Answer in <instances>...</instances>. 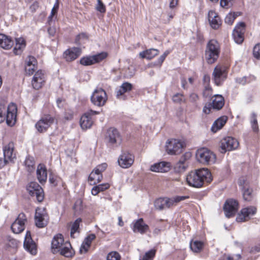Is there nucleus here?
<instances>
[{"label": "nucleus", "mask_w": 260, "mask_h": 260, "mask_svg": "<svg viewBox=\"0 0 260 260\" xmlns=\"http://www.w3.org/2000/svg\"><path fill=\"white\" fill-rule=\"evenodd\" d=\"M183 148V142L178 139H172L166 142V151L169 154H178L182 152Z\"/></svg>", "instance_id": "7"}, {"label": "nucleus", "mask_w": 260, "mask_h": 260, "mask_svg": "<svg viewBox=\"0 0 260 260\" xmlns=\"http://www.w3.org/2000/svg\"><path fill=\"white\" fill-rule=\"evenodd\" d=\"M134 158L133 154L128 151H122L118 159V165L122 168H128L133 164Z\"/></svg>", "instance_id": "11"}, {"label": "nucleus", "mask_w": 260, "mask_h": 260, "mask_svg": "<svg viewBox=\"0 0 260 260\" xmlns=\"http://www.w3.org/2000/svg\"><path fill=\"white\" fill-rule=\"evenodd\" d=\"M95 238L94 234H90L86 237L83 242L80 251L81 253H85L88 251L92 241Z\"/></svg>", "instance_id": "35"}, {"label": "nucleus", "mask_w": 260, "mask_h": 260, "mask_svg": "<svg viewBox=\"0 0 260 260\" xmlns=\"http://www.w3.org/2000/svg\"><path fill=\"white\" fill-rule=\"evenodd\" d=\"M25 165L29 172H31L35 170V162L32 158H26L25 161Z\"/></svg>", "instance_id": "45"}, {"label": "nucleus", "mask_w": 260, "mask_h": 260, "mask_svg": "<svg viewBox=\"0 0 260 260\" xmlns=\"http://www.w3.org/2000/svg\"><path fill=\"white\" fill-rule=\"evenodd\" d=\"M35 223L37 227L42 228L48 223V215L46 212L41 208H37L35 216Z\"/></svg>", "instance_id": "16"}, {"label": "nucleus", "mask_w": 260, "mask_h": 260, "mask_svg": "<svg viewBox=\"0 0 260 260\" xmlns=\"http://www.w3.org/2000/svg\"><path fill=\"white\" fill-rule=\"evenodd\" d=\"M74 208L76 212L80 211L82 209V201L81 199L76 200Z\"/></svg>", "instance_id": "57"}, {"label": "nucleus", "mask_w": 260, "mask_h": 260, "mask_svg": "<svg viewBox=\"0 0 260 260\" xmlns=\"http://www.w3.org/2000/svg\"><path fill=\"white\" fill-rule=\"evenodd\" d=\"M242 191L244 200L246 201H251L253 197L252 189L250 187H247L245 186Z\"/></svg>", "instance_id": "41"}, {"label": "nucleus", "mask_w": 260, "mask_h": 260, "mask_svg": "<svg viewBox=\"0 0 260 260\" xmlns=\"http://www.w3.org/2000/svg\"><path fill=\"white\" fill-rule=\"evenodd\" d=\"M81 221V219L78 218L73 224L71 230V236L74 238H75V234L78 232V229L79 228V224L80 222Z\"/></svg>", "instance_id": "43"}, {"label": "nucleus", "mask_w": 260, "mask_h": 260, "mask_svg": "<svg viewBox=\"0 0 260 260\" xmlns=\"http://www.w3.org/2000/svg\"><path fill=\"white\" fill-rule=\"evenodd\" d=\"M37 63L36 59L34 57L28 56L26 61L25 70L26 74L31 75L34 73Z\"/></svg>", "instance_id": "31"}, {"label": "nucleus", "mask_w": 260, "mask_h": 260, "mask_svg": "<svg viewBox=\"0 0 260 260\" xmlns=\"http://www.w3.org/2000/svg\"><path fill=\"white\" fill-rule=\"evenodd\" d=\"M51 249L53 253H59L65 257H71L74 252L70 243L64 241L61 234L55 236L52 241Z\"/></svg>", "instance_id": "2"}, {"label": "nucleus", "mask_w": 260, "mask_h": 260, "mask_svg": "<svg viewBox=\"0 0 260 260\" xmlns=\"http://www.w3.org/2000/svg\"><path fill=\"white\" fill-rule=\"evenodd\" d=\"M238 184L241 187V190L244 189L245 186L249 187V182L244 177H241L238 181Z\"/></svg>", "instance_id": "53"}, {"label": "nucleus", "mask_w": 260, "mask_h": 260, "mask_svg": "<svg viewBox=\"0 0 260 260\" xmlns=\"http://www.w3.org/2000/svg\"><path fill=\"white\" fill-rule=\"evenodd\" d=\"M154 206L156 209L158 210H162L166 208L165 198H160L157 199L154 202Z\"/></svg>", "instance_id": "44"}, {"label": "nucleus", "mask_w": 260, "mask_h": 260, "mask_svg": "<svg viewBox=\"0 0 260 260\" xmlns=\"http://www.w3.org/2000/svg\"><path fill=\"white\" fill-rule=\"evenodd\" d=\"M239 146L238 141L231 137H227L220 141L221 152L225 153L227 151L236 149Z\"/></svg>", "instance_id": "10"}, {"label": "nucleus", "mask_w": 260, "mask_h": 260, "mask_svg": "<svg viewBox=\"0 0 260 260\" xmlns=\"http://www.w3.org/2000/svg\"><path fill=\"white\" fill-rule=\"evenodd\" d=\"M26 190L30 196L36 197L39 202H41L44 199L43 190L36 182L29 183L26 186Z\"/></svg>", "instance_id": "9"}, {"label": "nucleus", "mask_w": 260, "mask_h": 260, "mask_svg": "<svg viewBox=\"0 0 260 260\" xmlns=\"http://www.w3.org/2000/svg\"><path fill=\"white\" fill-rule=\"evenodd\" d=\"M17 108L16 105L11 103L8 106L7 115L6 116V122L9 126H13L16 122Z\"/></svg>", "instance_id": "17"}, {"label": "nucleus", "mask_w": 260, "mask_h": 260, "mask_svg": "<svg viewBox=\"0 0 260 260\" xmlns=\"http://www.w3.org/2000/svg\"><path fill=\"white\" fill-rule=\"evenodd\" d=\"M166 208H170L172 206H176L180 201L188 199L187 196H175L171 198H165Z\"/></svg>", "instance_id": "29"}, {"label": "nucleus", "mask_w": 260, "mask_h": 260, "mask_svg": "<svg viewBox=\"0 0 260 260\" xmlns=\"http://www.w3.org/2000/svg\"><path fill=\"white\" fill-rule=\"evenodd\" d=\"M208 20L211 27L214 29L219 28L221 25V20L218 15L213 11L208 13Z\"/></svg>", "instance_id": "24"}, {"label": "nucleus", "mask_w": 260, "mask_h": 260, "mask_svg": "<svg viewBox=\"0 0 260 260\" xmlns=\"http://www.w3.org/2000/svg\"><path fill=\"white\" fill-rule=\"evenodd\" d=\"M186 179L189 185L197 188L202 187L204 181L209 183L212 180L210 172L205 168L190 172Z\"/></svg>", "instance_id": "1"}, {"label": "nucleus", "mask_w": 260, "mask_h": 260, "mask_svg": "<svg viewBox=\"0 0 260 260\" xmlns=\"http://www.w3.org/2000/svg\"><path fill=\"white\" fill-rule=\"evenodd\" d=\"M81 54V49L79 48L74 47L66 50L63 55L68 61H72L77 58Z\"/></svg>", "instance_id": "27"}, {"label": "nucleus", "mask_w": 260, "mask_h": 260, "mask_svg": "<svg viewBox=\"0 0 260 260\" xmlns=\"http://www.w3.org/2000/svg\"><path fill=\"white\" fill-rule=\"evenodd\" d=\"M132 85L128 82L123 83L120 87L119 89L117 91L116 96L118 98L122 96L125 92L129 91L132 89Z\"/></svg>", "instance_id": "38"}, {"label": "nucleus", "mask_w": 260, "mask_h": 260, "mask_svg": "<svg viewBox=\"0 0 260 260\" xmlns=\"http://www.w3.org/2000/svg\"><path fill=\"white\" fill-rule=\"evenodd\" d=\"M155 255V250L151 249L145 253L141 260H152Z\"/></svg>", "instance_id": "50"}, {"label": "nucleus", "mask_w": 260, "mask_h": 260, "mask_svg": "<svg viewBox=\"0 0 260 260\" xmlns=\"http://www.w3.org/2000/svg\"><path fill=\"white\" fill-rule=\"evenodd\" d=\"M96 10L101 12L105 13L106 12V7L101 0H98V3L95 7Z\"/></svg>", "instance_id": "54"}, {"label": "nucleus", "mask_w": 260, "mask_h": 260, "mask_svg": "<svg viewBox=\"0 0 260 260\" xmlns=\"http://www.w3.org/2000/svg\"><path fill=\"white\" fill-rule=\"evenodd\" d=\"M102 179V174L93 170L89 175L88 181L90 185H93L101 181Z\"/></svg>", "instance_id": "37"}, {"label": "nucleus", "mask_w": 260, "mask_h": 260, "mask_svg": "<svg viewBox=\"0 0 260 260\" xmlns=\"http://www.w3.org/2000/svg\"><path fill=\"white\" fill-rule=\"evenodd\" d=\"M18 244V241L15 239H10L8 243V245L10 247H16Z\"/></svg>", "instance_id": "62"}, {"label": "nucleus", "mask_w": 260, "mask_h": 260, "mask_svg": "<svg viewBox=\"0 0 260 260\" xmlns=\"http://www.w3.org/2000/svg\"><path fill=\"white\" fill-rule=\"evenodd\" d=\"M210 105H209L208 106L205 105L203 109V112L206 114H209L211 111V107L210 106Z\"/></svg>", "instance_id": "64"}, {"label": "nucleus", "mask_w": 260, "mask_h": 260, "mask_svg": "<svg viewBox=\"0 0 260 260\" xmlns=\"http://www.w3.org/2000/svg\"><path fill=\"white\" fill-rule=\"evenodd\" d=\"M224 104V100L223 96L220 94H215L211 100V106L214 109L220 110Z\"/></svg>", "instance_id": "28"}, {"label": "nucleus", "mask_w": 260, "mask_h": 260, "mask_svg": "<svg viewBox=\"0 0 260 260\" xmlns=\"http://www.w3.org/2000/svg\"><path fill=\"white\" fill-rule=\"evenodd\" d=\"M110 187L109 183H103L93 186L91 189V194L93 196L97 195L100 192L108 189Z\"/></svg>", "instance_id": "39"}, {"label": "nucleus", "mask_w": 260, "mask_h": 260, "mask_svg": "<svg viewBox=\"0 0 260 260\" xmlns=\"http://www.w3.org/2000/svg\"><path fill=\"white\" fill-rule=\"evenodd\" d=\"M220 52L219 43L215 40H211L208 43L205 50V58L209 64L214 63L218 58Z\"/></svg>", "instance_id": "3"}, {"label": "nucleus", "mask_w": 260, "mask_h": 260, "mask_svg": "<svg viewBox=\"0 0 260 260\" xmlns=\"http://www.w3.org/2000/svg\"><path fill=\"white\" fill-rule=\"evenodd\" d=\"M228 118L226 116H222L218 118L213 123L211 130L213 133H216L225 124Z\"/></svg>", "instance_id": "33"}, {"label": "nucleus", "mask_w": 260, "mask_h": 260, "mask_svg": "<svg viewBox=\"0 0 260 260\" xmlns=\"http://www.w3.org/2000/svg\"><path fill=\"white\" fill-rule=\"evenodd\" d=\"M237 16V15L235 13H229L225 18V22L229 24H232Z\"/></svg>", "instance_id": "52"}, {"label": "nucleus", "mask_w": 260, "mask_h": 260, "mask_svg": "<svg viewBox=\"0 0 260 260\" xmlns=\"http://www.w3.org/2000/svg\"><path fill=\"white\" fill-rule=\"evenodd\" d=\"M241 258L240 254L231 255L229 254H224L221 256L218 260H240Z\"/></svg>", "instance_id": "42"}, {"label": "nucleus", "mask_w": 260, "mask_h": 260, "mask_svg": "<svg viewBox=\"0 0 260 260\" xmlns=\"http://www.w3.org/2000/svg\"><path fill=\"white\" fill-rule=\"evenodd\" d=\"M39 5L38 2H35L30 6V10L32 12H34L38 9Z\"/></svg>", "instance_id": "61"}, {"label": "nucleus", "mask_w": 260, "mask_h": 260, "mask_svg": "<svg viewBox=\"0 0 260 260\" xmlns=\"http://www.w3.org/2000/svg\"><path fill=\"white\" fill-rule=\"evenodd\" d=\"M121 256L116 251H112L108 253L107 260H120Z\"/></svg>", "instance_id": "51"}, {"label": "nucleus", "mask_w": 260, "mask_h": 260, "mask_svg": "<svg viewBox=\"0 0 260 260\" xmlns=\"http://www.w3.org/2000/svg\"><path fill=\"white\" fill-rule=\"evenodd\" d=\"M14 145L13 142H10L3 147L4 161L5 164L12 162L16 158V154L14 152Z\"/></svg>", "instance_id": "20"}, {"label": "nucleus", "mask_w": 260, "mask_h": 260, "mask_svg": "<svg viewBox=\"0 0 260 260\" xmlns=\"http://www.w3.org/2000/svg\"><path fill=\"white\" fill-rule=\"evenodd\" d=\"M250 122L251 127L253 131L257 132L258 129L257 121L256 119V116L255 114L252 113L251 116Z\"/></svg>", "instance_id": "47"}, {"label": "nucleus", "mask_w": 260, "mask_h": 260, "mask_svg": "<svg viewBox=\"0 0 260 260\" xmlns=\"http://www.w3.org/2000/svg\"><path fill=\"white\" fill-rule=\"evenodd\" d=\"M45 76L43 72L39 70L35 74L32 81L31 84L34 88L39 89L44 84Z\"/></svg>", "instance_id": "23"}, {"label": "nucleus", "mask_w": 260, "mask_h": 260, "mask_svg": "<svg viewBox=\"0 0 260 260\" xmlns=\"http://www.w3.org/2000/svg\"><path fill=\"white\" fill-rule=\"evenodd\" d=\"M213 94V90L211 87L207 84L205 86L203 92V96L206 98H210Z\"/></svg>", "instance_id": "48"}, {"label": "nucleus", "mask_w": 260, "mask_h": 260, "mask_svg": "<svg viewBox=\"0 0 260 260\" xmlns=\"http://www.w3.org/2000/svg\"><path fill=\"white\" fill-rule=\"evenodd\" d=\"M253 54L255 58L260 59V44H258L254 46Z\"/></svg>", "instance_id": "56"}, {"label": "nucleus", "mask_w": 260, "mask_h": 260, "mask_svg": "<svg viewBox=\"0 0 260 260\" xmlns=\"http://www.w3.org/2000/svg\"><path fill=\"white\" fill-rule=\"evenodd\" d=\"M198 95L195 93H192L189 95V100L192 102H195L198 100Z\"/></svg>", "instance_id": "63"}, {"label": "nucleus", "mask_w": 260, "mask_h": 260, "mask_svg": "<svg viewBox=\"0 0 260 260\" xmlns=\"http://www.w3.org/2000/svg\"><path fill=\"white\" fill-rule=\"evenodd\" d=\"M107 139L110 144L115 146L120 145L121 142V138L119 133L114 128H110L108 130Z\"/></svg>", "instance_id": "21"}, {"label": "nucleus", "mask_w": 260, "mask_h": 260, "mask_svg": "<svg viewBox=\"0 0 260 260\" xmlns=\"http://www.w3.org/2000/svg\"><path fill=\"white\" fill-rule=\"evenodd\" d=\"M23 246L24 248L31 254L35 255L37 253L36 244L32 240L30 232L28 231L26 233Z\"/></svg>", "instance_id": "22"}, {"label": "nucleus", "mask_w": 260, "mask_h": 260, "mask_svg": "<svg viewBox=\"0 0 260 260\" xmlns=\"http://www.w3.org/2000/svg\"><path fill=\"white\" fill-rule=\"evenodd\" d=\"M107 100L106 91L101 88H97L93 92L91 96V102L95 106H103Z\"/></svg>", "instance_id": "8"}, {"label": "nucleus", "mask_w": 260, "mask_h": 260, "mask_svg": "<svg viewBox=\"0 0 260 260\" xmlns=\"http://www.w3.org/2000/svg\"><path fill=\"white\" fill-rule=\"evenodd\" d=\"M203 243L198 240L191 241L190 243V248L194 252H200L203 248Z\"/></svg>", "instance_id": "40"}, {"label": "nucleus", "mask_w": 260, "mask_h": 260, "mask_svg": "<svg viewBox=\"0 0 260 260\" xmlns=\"http://www.w3.org/2000/svg\"><path fill=\"white\" fill-rule=\"evenodd\" d=\"M107 165L106 163L102 164L100 165H98L94 169L95 171L102 174L103 172H104L107 168Z\"/></svg>", "instance_id": "58"}, {"label": "nucleus", "mask_w": 260, "mask_h": 260, "mask_svg": "<svg viewBox=\"0 0 260 260\" xmlns=\"http://www.w3.org/2000/svg\"><path fill=\"white\" fill-rule=\"evenodd\" d=\"M256 208L254 206H250L243 208L238 214L236 220L238 222H244L248 220L255 214Z\"/></svg>", "instance_id": "15"}, {"label": "nucleus", "mask_w": 260, "mask_h": 260, "mask_svg": "<svg viewBox=\"0 0 260 260\" xmlns=\"http://www.w3.org/2000/svg\"><path fill=\"white\" fill-rule=\"evenodd\" d=\"M238 205L236 200L232 199L227 200L223 207L225 216L229 218L235 215L238 211Z\"/></svg>", "instance_id": "14"}, {"label": "nucleus", "mask_w": 260, "mask_h": 260, "mask_svg": "<svg viewBox=\"0 0 260 260\" xmlns=\"http://www.w3.org/2000/svg\"><path fill=\"white\" fill-rule=\"evenodd\" d=\"M55 118L49 114L45 115L36 123L35 127L38 132L43 133L54 123Z\"/></svg>", "instance_id": "5"}, {"label": "nucleus", "mask_w": 260, "mask_h": 260, "mask_svg": "<svg viewBox=\"0 0 260 260\" xmlns=\"http://www.w3.org/2000/svg\"><path fill=\"white\" fill-rule=\"evenodd\" d=\"M227 68L219 64L216 66L214 69L212 75L215 84L220 86L227 78Z\"/></svg>", "instance_id": "6"}, {"label": "nucleus", "mask_w": 260, "mask_h": 260, "mask_svg": "<svg viewBox=\"0 0 260 260\" xmlns=\"http://www.w3.org/2000/svg\"><path fill=\"white\" fill-rule=\"evenodd\" d=\"M159 52L157 49L151 48L141 52L139 53V55L142 58L150 60L157 55Z\"/></svg>", "instance_id": "36"}, {"label": "nucleus", "mask_w": 260, "mask_h": 260, "mask_svg": "<svg viewBox=\"0 0 260 260\" xmlns=\"http://www.w3.org/2000/svg\"><path fill=\"white\" fill-rule=\"evenodd\" d=\"M59 179V178L57 177L50 175L49 181L51 184L53 185L54 186H56L57 184V182Z\"/></svg>", "instance_id": "60"}, {"label": "nucleus", "mask_w": 260, "mask_h": 260, "mask_svg": "<svg viewBox=\"0 0 260 260\" xmlns=\"http://www.w3.org/2000/svg\"><path fill=\"white\" fill-rule=\"evenodd\" d=\"M170 169V164L165 161L155 163L151 165L150 168V170L151 171L157 173L168 172L169 171Z\"/></svg>", "instance_id": "25"}, {"label": "nucleus", "mask_w": 260, "mask_h": 260, "mask_svg": "<svg viewBox=\"0 0 260 260\" xmlns=\"http://www.w3.org/2000/svg\"><path fill=\"white\" fill-rule=\"evenodd\" d=\"M196 158L198 161L204 165L213 164L216 161L215 155L206 148L198 149L196 152Z\"/></svg>", "instance_id": "4"}, {"label": "nucleus", "mask_w": 260, "mask_h": 260, "mask_svg": "<svg viewBox=\"0 0 260 260\" xmlns=\"http://www.w3.org/2000/svg\"><path fill=\"white\" fill-rule=\"evenodd\" d=\"M59 7V3L58 0L56 1V3H55L53 8L52 9L51 14L50 16L49 17V18H51L54 14L57 12V10Z\"/></svg>", "instance_id": "59"}, {"label": "nucleus", "mask_w": 260, "mask_h": 260, "mask_svg": "<svg viewBox=\"0 0 260 260\" xmlns=\"http://www.w3.org/2000/svg\"><path fill=\"white\" fill-rule=\"evenodd\" d=\"M221 7L224 8H229L233 5V0H220Z\"/></svg>", "instance_id": "55"}, {"label": "nucleus", "mask_w": 260, "mask_h": 260, "mask_svg": "<svg viewBox=\"0 0 260 260\" xmlns=\"http://www.w3.org/2000/svg\"><path fill=\"white\" fill-rule=\"evenodd\" d=\"M37 177L39 181L41 183H45L47 180V173L45 166L43 165L40 164L37 170Z\"/></svg>", "instance_id": "30"}, {"label": "nucleus", "mask_w": 260, "mask_h": 260, "mask_svg": "<svg viewBox=\"0 0 260 260\" xmlns=\"http://www.w3.org/2000/svg\"><path fill=\"white\" fill-rule=\"evenodd\" d=\"M26 46V43L23 38L15 39V45L13 49L14 53L16 55L20 54Z\"/></svg>", "instance_id": "32"}, {"label": "nucleus", "mask_w": 260, "mask_h": 260, "mask_svg": "<svg viewBox=\"0 0 260 260\" xmlns=\"http://www.w3.org/2000/svg\"><path fill=\"white\" fill-rule=\"evenodd\" d=\"M188 167V164H182L181 162H178L175 166L176 171L179 173L184 172Z\"/></svg>", "instance_id": "46"}, {"label": "nucleus", "mask_w": 260, "mask_h": 260, "mask_svg": "<svg viewBox=\"0 0 260 260\" xmlns=\"http://www.w3.org/2000/svg\"><path fill=\"white\" fill-rule=\"evenodd\" d=\"M98 113V112L92 110L84 113L80 118V124L81 128L83 129L90 128L93 124L91 116Z\"/></svg>", "instance_id": "19"}, {"label": "nucleus", "mask_w": 260, "mask_h": 260, "mask_svg": "<svg viewBox=\"0 0 260 260\" xmlns=\"http://www.w3.org/2000/svg\"><path fill=\"white\" fill-rule=\"evenodd\" d=\"M245 30V24L244 22H239L235 26L233 32V36L235 42L241 44L244 40V34Z\"/></svg>", "instance_id": "18"}, {"label": "nucleus", "mask_w": 260, "mask_h": 260, "mask_svg": "<svg viewBox=\"0 0 260 260\" xmlns=\"http://www.w3.org/2000/svg\"><path fill=\"white\" fill-rule=\"evenodd\" d=\"M13 41L8 36L0 34V46L5 49H10L13 45Z\"/></svg>", "instance_id": "34"}, {"label": "nucleus", "mask_w": 260, "mask_h": 260, "mask_svg": "<svg viewBox=\"0 0 260 260\" xmlns=\"http://www.w3.org/2000/svg\"><path fill=\"white\" fill-rule=\"evenodd\" d=\"M107 56V53L103 52L94 55L83 57L81 58L80 62L83 66H90L100 62Z\"/></svg>", "instance_id": "12"}, {"label": "nucleus", "mask_w": 260, "mask_h": 260, "mask_svg": "<svg viewBox=\"0 0 260 260\" xmlns=\"http://www.w3.org/2000/svg\"><path fill=\"white\" fill-rule=\"evenodd\" d=\"M133 230L134 233L143 234L149 231V226L145 223L142 218H140L134 223Z\"/></svg>", "instance_id": "26"}, {"label": "nucleus", "mask_w": 260, "mask_h": 260, "mask_svg": "<svg viewBox=\"0 0 260 260\" xmlns=\"http://www.w3.org/2000/svg\"><path fill=\"white\" fill-rule=\"evenodd\" d=\"M172 100L176 103H181L185 102L184 95L181 93H176L172 97Z\"/></svg>", "instance_id": "49"}, {"label": "nucleus", "mask_w": 260, "mask_h": 260, "mask_svg": "<svg viewBox=\"0 0 260 260\" xmlns=\"http://www.w3.org/2000/svg\"><path fill=\"white\" fill-rule=\"evenodd\" d=\"M26 217L24 213H20L17 219L11 225V229L15 234H19L23 232L25 229V223Z\"/></svg>", "instance_id": "13"}]
</instances>
